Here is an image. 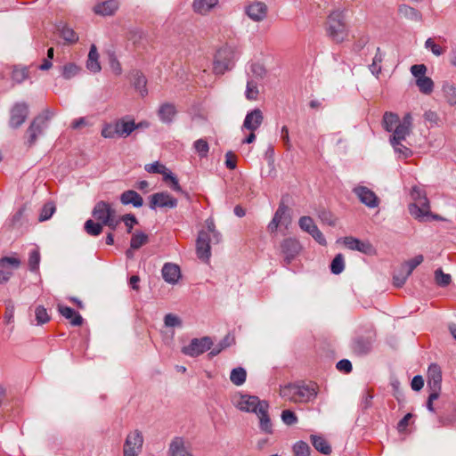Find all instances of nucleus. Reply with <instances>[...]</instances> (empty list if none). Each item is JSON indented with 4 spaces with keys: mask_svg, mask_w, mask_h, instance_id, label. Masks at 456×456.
<instances>
[{
    "mask_svg": "<svg viewBox=\"0 0 456 456\" xmlns=\"http://www.w3.org/2000/svg\"><path fill=\"white\" fill-rule=\"evenodd\" d=\"M412 127V117L411 113H406L402 119V123L396 127L395 134L390 136L389 142L395 151L403 158H408L412 151L408 147L402 144L406 137L411 134Z\"/></svg>",
    "mask_w": 456,
    "mask_h": 456,
    "instance_id": "1",
    "label": "nucleus"
},
{
    "mask_svg": "<svg viewBox=\"0 0 456 456\" xmlns=\"http://www.w3.org/2000/svg\"><path fill=\"white\" fill-rule=\"evenodd\" d=\"M327 34L336 43L343 42L347 37L344 11L336 10L330 13L327 20Z\"/></svg>",
    "mask_w": 456,
    "mask_h": 456,
    "instance_id": "2",
    "label": "nucleus"
},
{
    "mask_svg": "<svg viewBox=\"0 0 456 456\" xmlns=\"http://www.w3.org/2000/svg\"><path fill=\"white\" fill-rule=\"evenodd\" d=\"M411 197L413 202L409 205L410 214L416 219L422 221L424 217L430 215L429 200L423 189L413 186L411 191Z\"/></svg>",
    "mask_w": 456,
    "mask_h": 456,
    "instance_id": "3",
    "label": "nucleus"
},
{
    "mask_svg": "<svg viewBox=\"0 0 456 456\" xmlns=\"http://www.w3.org/2000/svg\"><path fill=\"white\" fill-rule=\"evenodd\" d=\"M238 58L235 49L230 45H224L217 50L214 62L213 70L217 75H223L232 69Z\"/></svg>",
    "mask_w": 456,
    "mask_h": 456,
    "instance_id": "4",
    "label": "nucleus"
},
{
    "mask_svg": "<svg viewBox=\"0 0 456 456\" xmlns=\"http://www.w3.org/2000/svg\"><path fill=\"white\" fill-rule=\"evenodd\" d=\"M213 345L209 337L192 338L188 346L182 348V353L191 357H196L209 350Z\"/></svg>",
    "mask_w": 456,
    "mask_h": 456,
    "instance_id": "5",
    "label": "nucleus"
},
{
    "mask_svg": "<svg viewBox=\"0 0 456 456\" xmlns=\"http://www.w3.org/2000/svg\"><path fill=\"white\" fill-rule=\"evenodd\" d=\"M142 444L143 437L139 430L129 433L124 444V456H137L142 451Z\"/></svg>",
    "mask_w": 456,
    "mask_h": 456,
    "instance_id": "6",
    "label": "nucleus"
},
{
    "mask_svg": "<svg viewBox=\"0 0 456 456\" xmlns=\"http://www.w3.org/2000/svg\"><path fill=\"white\" fill-rule=\"evenodd\" d=\"M178 200L167 191L157 192L150 197V208L156 210L160 208H175L177 207Z\"/></svg>",
    "mask_w": 456,
    "mask_h": 456,
    "instance_id": "7",
    "label": "nucleus"
},
{
    "mask_svg": "<svg viewBox=\"0 0 456 456\" xmlns=\"http://www.w3.org/2000/svg\"><path fill=\"white\" fill-rule=\"evenodd\" d=\"M302 246L298 240L295 238H287L281 243V250L284 256V262L289 265L296 256L300 253Z\"/></svg>",
    "mask_w": 456,
    "mask_h": 456,
    "instance_id": "8",
    "label": "nucleus"
},
{
    "mask_svg": "<svg viewBox=\"0 0 456 456\" xmlns=\"http://www.w3.org/2000/svg\"><path fill=\"white\" fill-rule=\"evenodd\" d=\"M317 386L314 383H296V403H310L317 396Z\"/></svg>",
    "mask_w": 456,
    "mask_h": 456,
    "instance_id": "9",
    "label": "nucleus"
},
{
    "mask_svg": "<svg viewBox=\"0 0 456 456\" xmlns=\"http://www.w3.org/2000/svg\"><path fill=\"white\" fill-rule=\"evenodd\" d=\"M245 13L251 20L261 22L267 17L268 7L263 2L253 1L245 6Z\"/></svg>",
    "mask_w": 456,
    "mask_h": 456,
    "instance_id": "10",
    "label": "nucleus"
},
{
    "mask_svg": "<svg viewBox=\"0 0 456 456\" xmlns=\"http://www.w3.org/2000/svg\"><path fill=\"white\" fill-rule=\"evenodd\" d=\"M353 192L362 204L370 208H377L379 204L376 193L366 186L358 185L353 189Z\"/></svg>",
    "mask_w": 456,
    "mask_h": 456,
    "instance_id": "11",
    "label": "nucleus"
},
{
    "mask_svg": "<svg viewBox=\"0 0 456 456\" xmlns=\"http://www.w3.org/2000/svg\"><path fill=\"white\" fill-rule=\"evenodd\" d=\"M267 403L266 401H261L257 396L242 395L237 401V407L246 412L257 413L258 409L262 408V404Z\"/></svg>",
    "mask_w": 456,
    "mask_h": 456,
    "instance_id": "12",
    "label": "nucleus"
},
{
    "mask_svg": "<svg viewBox=\"0 0 456 456\" xmlns=\"http://www.w3.org/2000/svg\"><path fill=\"white\" fill-rule=\"evenodd\" d=\"M264 121V115L260 109L256 108L246 114L242 124V129L255 132L257 130Z\"/></svg>",
    "mask_w": 456,
    "mask_h": 456,
    "instance_id": "13",
    "label": "nucleus"
},
{
    "mask_svg": "<svg viewBox=\"0 0 456 456\" xmlns=\"http://www.w3.org/2000/svg\"><path fill=\"white\" fill-rule=\"evenodd\" d=\"M209 243L210 237L208 233L207 232H200L196 241V250L198 257L204 262L208 261L211 256Z\"/></svg>",
    "mask_w": 456,
    "mask_h": 456,
    "instance_id": "14",
    "label": "nucleus"
},
{
    "mask_svg": "<svg viewBox=\"0 0 456 456\" xmlns=\"http://www.w3.org/2000/svg\"><path fill=\"white\" fill-rule=\"evenodd\" d=\"M28 114V107L24 102L16 103L11 110L10 126L17 128L26 120Z\"/></svg>",
    "mask_w": 456,
    "mask_h": 456,
    "instance_id": "15",
    "label": "nucleus"
},
{
    "mask_svg": "<svg viewBox=\"0 0 456 456\" xmlns=\"http://www.w3.org/2000/svg\"><path fill=\"white\" fill-rule=\"evenodd\" d=\"M167 456H192V453L184 439L181 436H175L169 444Z\"/></svg>",
    "mask_w": 456,
    "mask_h": 456,
    "instance_id": "16",
    "label": "nucleus"
},
{
    "mask_svg": "<svg viewBox=\"0 0 456 456\" xmlns=\"http://www.w3.org/2000/svg\"><path fill=\"white\" fill-rule=\"evenodd\" d=\"M115 213L116 211L111 205L104 200L97 202L92 210L93 217L102 224L108 221L109 217Z\"/></svg>",
    "mask_w": 456,
    "mask_h": 456,
    "instance_id": "17",
    "label": "nucleus"
},
{
    "mask_svg": "<svg viewBox=\"0 0 456 456\" xmlns=\"http://www.w3.org/2000/svg\"><path fill=\"white\" fill-rule=\"evenodd\" d=\"M343 242L351 250H356L366 255H371L374 252V248L369 241H362L348 236L343 239Z\"/></svg>",
    "mask_w": 456,
    "mask_h": 456,
    "instance_id": "18",
    "label": "nucleus"
},
{
    "mask_svg": "<svg viewBox=\"0 0 456 456\" xmlns=\"http://www.w3.org/2000/svg\"><path fill=\"white\" fill-rule=\"evenodd\" d=\"M119 8L118 0H106L95 4L93 8L94 12L100 16H112Z\"/></svg>",
    "mask_w": 456,
    "mask_h": 456,
    "instance_id": "19",
    "label": "nucleus"
},
{
    "mask_svg": "<svg viewBox=\"0 0 456 456\" xmlns=\"http://www.w3.org/2000/svg\"><path fill=\"white\" fill-rule=\"evenodd\" d=\"M161 273L165 281L170 284L177 283L181 276L179 266L172 263H166L162 267Z\"/></svg>",
    "mask_w": 456,
    "mask_h": 456,
    "instance_id": "20",
    "label": "nucleus"
},
{
    "mask_svg": "<svg viewBox=\"0 0 456 456\" xmlns=\"http://www.w3.org/2000/svg\"><path fill=\"white\" fill-rule=\"evenodd\" d=\"M397 11L398 14L405 20L415 22H422L423 20L422 13L419 10L409 4H399Z\"/></svg>",
    "mask_w": 456,
    "mask_h": 456,
    "instance_id": "21",
    "label": "nucleus"
},
{
    "mask_svg": "<svg viewBox=\"0 0 456 456\" xmlns=\"http://www.w3.org/2000/svg\"><path fill=\"white\" fill-rule=\"evenodd\" d=\"M262 405V408H259L256 413V416L259 419V428L263 432L272 434L273 424L268 414L269 404L268 403H264Z\"/></svg>",
    "mask_w": 456,
    "mask_h": 456,
    "instance_id": "22",
    "label": "nucleus"
},
{
    "mask_svg": "<svg viewBox=\"0 0 456 456\" xmlns=\"http://www.w3.org/2000/svg\"><path fill=\"white\" fill-rule=\"evenodd\" d=\"M134 89L144 97L148 94L147 79L140 70H133L130 74Z\"/></svg>",
    "mask_w": 456,
    "mask_h": 456,
    "instance_id": "23",
    "label": "nucleus"
},
{
    "mask_svg": "<svg viewBox=\"0 0 456 456\" xmlns=\"http://www.w3.org/2000/svg\"><path fill=\"white\" fill-rule=\"evenodd\" d=\"M120 202L123 205H132L134 208H140L143 204L142 196L134 190L125 191L120 195Z\"/></svg>",
    "mask_w": 456,
    "mask_h": 456,
    "instance_id": "24",
    "label": "nucleus"
},
{
    "mask_svg": "<svg viewBox=\"0 0 456 456\" xmlns=\"http://www.w3.org/2000/svg\"><path fill=\"white\" fill-rule=\"evenodd\" d=\"M402 123L399 116L396 113L391 111H386L383 115L382 126L383 128L389 132L395 134L396 127Z\"/></svg>",
    "mask_w": 456,
    "mask_h": 456,
    "instance_id": "25",
    "label": "nucleus"
},
{
    "mask_svg": "<svg viewBox=\"0 0 456 456\" xmlns=\"http://www.w3.org/2000/svg\"><path fill=\"white\" fill-rule=\"evenodd\" d=\"M40 118H34L30 126L27 130V134L28 135V145H32L36 142L37 137L41 135L44 130L46 128L44 124H41Z\"/></svg>",
    "mask_w": 456,
    "mask_h": 456,
    "instance_id": "26",
    "label": "nucleus"
},
{
    "mask_svg": "<svg viewBox=\"0 0 456 456\" xmlns=\"http://www.w3.org/2000/svg\"><path fill=\"white\" fill-rule=\"evenodd\" d=\"M176 114L175 106L169 102H165L159 106L158 110V115L159 119L163 123L169 124L173 121L175 116Z\"/></svg>",
    "mask_w": 456,
    "mask_h": 456,
    "instance_id": "27",
    "label": "nucleus"
},
{
    "mask_svg": "<svg viewBox=\"0 0 456 456\" xmlns=\"http://www.w3.org/2000/svg\"><path fill=\"white\" fill-rule=\"evenodd\" d=\"M442 372L437 364H431L428 370V387H441Z\"/></svg>",
    "mask_w": 456,
    "mask_h": 456,
    "instance_id": "28",
    "label": "nucleus"
},
{
    "mask_svg": "<svg viewBox=\"0 0 456 456\" xmlns=\"http://www.w3.org/2000/svg\"><path fill=\"white\" fill-rule=\"evenodd\" d=\"M59 313L65 317L66 319L70 321L71 325L73 326H80L83 323L82 316L76 312L73 308L66 305H59L58 306Z\"/></svg>",
    "mask_w": 456,
    "mask_h": 456,
    "instance_id": "29",
    "label": "nucleus"
},
{
    "mask_svg": "<svg viewBox=\"0 0 456 456\" xmlns=\"http://www.w3.org/2000/svg\"><path fill=\"white\" fill-rule=\"evenodd\" d=\"M259 81L250 77L248 73L247 85L245 90V97L248 101H256L259 95L258 89Z\"/></svg>",
    "mask_w": 456,
    "mask_h": 456,
    "instance_id": "30",
    "label": "nucleus"
},
{
    "mask_svg": "<svg viewBox=\"0 0 456 456\" xmlns=\"http://www.w3.org/2000/svg\"><path fill=\"white\" fill-rule=\"evenodd\" d=\"M59 70H60L61 76L65 80H69V79L78 76L82 71V68L74 62H68V63H65L64 65L61 66L59 68Z\"/></svg>",
    "mask_w": 456,
    "mask_h": 456,
    "instance_id": "31",
    "label": "nucleus"
},
{
    "mask_svg": "<svg viewBox=\"0 0 456 456\" xmlns=\"http://www.w3.org/2000/svg\"><path fill=\"white\" fill-rule=\"evenodd\" d=\"M287 212L288 207L284 204H281L267 226L270 232L273 233L277 231L279 224L282 223V218L286 216Z\"/></svg>",
    "mask_w": 456,
    "mask_h": 456,
    "instance_id": "32",
    "label": "nucleus"
},
{
    "mask_svg": "<svg viewBox=\"0 0 456 456\" xmlns=\"http://www.w3.org/2000/svg\"><path fill=\"white\" fill-rule=\"evenodd\" d=\"M218 4V0H193L192 7L195 12L205 15Z\"/></svg>",
    "mask_w": 456,
    "mask_h": 456,
    "instance_id": "33",
    "label": "nucleus"
},
{
    "mask_svg": "<svg viewBox=\"0 0 456 456\" xmlns=\"http://www.w3.org/2000/svg\"><path fill=\"white\" fill-rule=\"evenodd\" d=\"M115 124L117 126L118 137H127L132 134L133 131L138 128V126H136L134 120L126 121L121 119L117 121Z\"/></svg>",
    "mask_w": 456,
    "mask_h": 456,
    "instance_id": "34",
    "label": "nucleus"
},
{
    "mask_svg": "<svg viewBox=\"0 0 456 456\" xmlns=\"http://www.w3.org/2000/svg\"><path fill=\"white\" fill-rule=\"evenodd\" d=\"M98 59L99 53L97 52L96 46L92 45L88 53L86 68L93 73H98L102 69Z\"/></svg>",
    "mask_w": 456,
    "mask_h": 456,
    "instance_id": "35",
    "label": "nucleus"
},
{
    "mask_svg": "<svg viewBox=\"0 0 456 456\" xmlns=\"http://www.w3.org/2000/svg\"><path fill=\"white\" fill-rule=\"evenodd\" d=\"M25 212L26 207H20L8 220V226L13 229L20 228L27 221Z\"/></svg>",
    "mask_w": 456,
    "mask_h": 456,
    "instance_id": "36",
    "label": "nucleus"
},
{
    "mask_svg": "<svg viewBox=\"0 0 456 456\" xmlns=\"http://www.w3.org/2000/svg\"><path fill=\"white\" fill-rule=\"evenodd\" d=\"M311 442L313 446L322 454L329 455L331 452V447L329 443L321 436L312 435Z\"/></svg>",
    "mask_w": 456,
    "mask_h": 456,
    "instance_id": "37",
    "label": "nucleus"
},
{
    "mask_svg": "<svg viewBox=\"0 0 456 456\" xmlns=\"http://www.w3.org/2000/svg\"><path fill=\"white\" fill-rule=\"evenodd\" d=\"M58 30L61 37L68 43L74 44L78 40L77 33L69 28L67 24L61 23L58 26Z\"/></svg>",
    "mask_w": 456,
    "mask_h": 456,
    "instance_id": "38",
    "label": "nucleus"
},
{
    "mask_svg": "<svg viewBox=\"0 0 456 456\" xmlns=\"http://www.w3.org/2000/svg\"><path fill=\"white\" fill-rule=\"evenodd\" d=\"M411 274V273H410L402 264L393 275L394 285L398 288L402 287L404 285Z\"/></svg>",
    "mask_w": 456,
    "mask_h": 456,
    "instance_id": "39",
    "label": "nucleus"
},
{
    "mask_svg": "<svg viewBox=\"0 0 456 456\" xmlns=\"http://www.w3.org/2000/svg\"><path fill=\"white\" fill-rule=\"evenodd\" d=\"M247 378V371L242 367H236L232 370L230 374V380L236 386H241L245 383Z\"/></svg>",
    "mask_w": 456,
    "mask_h": 456,
    "instance_id": "40",
    "label": "nucleus"
},
{
    "mask_svg": "<svg viewBox=\"0 0 456 456\" xmlns=\"http://www.w3.org/2000/svg\"><path fill=\"white\" fill-rule=\"evenodd\" d=\"M234 343V337L227 334L209 353L210 356L219 354L224 349L231 346Z\"/></svg>",
    "mask_w": 456,
    "mask_h": 456,
    "instance_id": "41",
    "label": "nucleus"
},
{
    "mask_svg": "<svg viewBox=\"0 0 456 456\" xmlns=\"http://www.w3.org/2000/svg\"><path fill=\"white\" fill-rule=\"evenodd\" d=\"M383 59L384 53L381 52L380 48L378 47L376 50L375 56L372 60V63L369 66V69L376 77H378L379 74L381 72L380 63L383 61Z\"/></svg>",
    "mask_w": 456,
    "mask_h": 456,
    "instance_id": "42",
    "label": "nucleus"
},
{
    "mask_svg": "<svg viewBox=\"0 0 456 456\" xmlns=\"http://www.w3.org/2000/svg\"><path fill=\"white\" fill-rule=\"evenodd\" d=\"M353 349L354 352L358 355H364L370 351L371 345L369 341H366L362 338H358L354 340L353 344Z\"/></svg>",
    "mask_w": 456,
    "mask_h": 456,
    "instance_id": "43",
    "label": "nucleus"
},
{
    "mask_svg": "<svg viewBox=\"0 0 456 456\" xmlns=\"http://www.w3.org/2000/svg\"><path fill=\"white\" fill-rule=\"evenodd\" d=\"M280 395L286 400L296 403V383L281 387Z\"/></svg>",
    "mask_w": 456,
    "mask_h": 456,
    "instance_id": "44",
    "label": "nucleus"
},
{
    "mask_svg": "<svg viewBox=\"0 0 456 456\" xmlns=\"http://www.w3.org/2000/svg\"><path fill=\"white\" fill-rule=\"evenodd\" d=\"M148 242V235L143 232L136 231L133 233L130 247L132 248H140L142 245Z\"/></svg>",
    "mask_w": 456,
    "mask_h": 456,
    "instance_id": "45",
    "label": "nucleus"
},
{
    "mask_svg": "<svg viewBox=\"0 0 456 456\" xmlns=\"http://www.w3.org/2000/svg\"><path fill=\"white\" fill-rule=\"evenodd\" d=\"M102 223H95L94 221H93L92 219H88L86 223H85V231L86 232L87 234L91 235V236H98L102 233Z\"/></svg>",
    "mask_w": 456,
    "mask_h": 456,
    "instance_id": "46",
    "label": "nucleus"
},
{
    "mask_svg": "<svg viewBox=\"0 0 456 456\" xmlns=\"http://www.w3.org/2000/svg\"><path fill=\"white\" fill-rule=\"evenodd\" d=\"M193 149L200 158L203 159L208 156L209 145L205 139H198L193 142Z\"/></svg>",
    "mask_w": 456,
    "mask_h": 456,
    "instance_id": "47",
    "label": "nucleus"
},
{
    "mask_svg": "<svg viewBox=\"0 0 456 456\" xmlns=\"http://www.w3.org/2000/svg\"><path fill=\"white\" fill-rule=\"evenodd\" d=\"M416 84L419 86L420 92L423 94H430L433 91L434 83L428 77H424L419 79H416Z\"/></svg>",
    "mask_w": 456,
    "mask_h": 456,
    "instance_id": "48",
    "label": "nucleus"
},
{
    "mask_svg": "<svg viewBox=\"0 0 456 456\" xmlns=\"http://www.w3.org/2000/svg\"><path fill=\"white\" fill-rule=\"evenodd\" d=\"M298 224L301 230L309 234L313 232L314 229L317 228V225L314 224L313 218L306 216L299 218Z\"/></svg>",
    "mask_w": 456,
    "mask_h": 456,
    "instance_id": "49",
    "label": "nucleus"
},
{
    "mask_svg": "<svg viewBox=\"0 0 456 456\" xmlns=\"http://www.w3.org/2000/svg\"><path fill=\"white\" fill-rule=\"evenodd\" d=\"M40 253L37 248L30 250L28 255V266L31 272H36L39 268Z\"/></svg>",
    "mask_w": 456,
    "mask_h": 456,
    "instance_id": "50",
    "label": "nucleus"
},
{
    "mask_svg": "<svg viewBox=\"0 0 456 456\" xmlns=\"http://www.w3.org/2000/svg\"><path fill=\"white\" fill-rule=\"evenodd\" d=\"M345 268V262L342 254H338L330 264V271L333 274H339Z\"/></svg>",
    "mask_w": 456,
    "mask_h": 456,
    "instance_id": "51",
    "label": "nucleus"
},
{
    "mask_svg": "<svg viewBox=\"0 0 456 456\" xmlns=\"http://www.w3.org/2000/svg\"><path fill=\"white\" fill-rule=\"evenodd\" d=\"M310 451L309 445L304 441H298L293 445L295 456H309Z\"/></svg>",
    "mask_w": 456,
    "mask_h": 456,
    "instance_id": "52",
    "label": "nucleus"
},
{
    "mask_svg": "<svg viewBox=\"0 0 456 456\" xmlns=\"http://www.w3.org/2000/svg\"><path fill=\"white\" fill-rule=\"evenodd\" d=\"M55 212V206L53 202H48L45 204L41 209L40 215H39V221L44 222L52 217L53 213Z\"/></svg>",
    "mask_w": 456,
    "mask_h": 456,
    "instance_id": "53",
    "label": "nucleus"
},
{
    "mask_svg": "<svg viewBox=\"0 0 456 456\" xmlns=\"http://www.w3.org/2000/svg\"><path fill=\"white\" fill-rule=\"evenodd\" d=\"M435 280L437 285L446 287L451 283L452 277L450 274L444 273L442 269H437L435 272Z\"/></svg>",
    "mask_w": 456,
    "mask_h": 456,
    "instance_id": "54",
    "label": "nucleus"
},
{
    "mask_svg": "<svg viewBox=\"0 0 456 456\" xmlns=\"http://www.w3.org/2000/svg\"><path fill=\"white\" fill-rule=\"evenodd\" d=\"M250 77H254L257 81H260L264 78L265 75V69L260 63H252L250 65Z\"/></svg>",
    "mask_w": 456,
    "mask_h": 456,
    "instance_id": "55",
    "label": "nucleus"
},
{
    "mask_svg": "<svg viewBox=\"0 0 456 456\" xmlns=\"http://www.w3.org/2000/svg\"><path fill=\"white\" fill-rule=\"evenodd\" d=\"M28 77L26 68H15L12 72V80L14 84H20Z\"/></svg>",
    "mask_w": 456,
    "mask_h": 456,
    "instance_id": "56",
    "label": "nucleus"
},
{
    "mask_svg": "<svg viewBox=\"0 0 456 456\" xmlns=\"http://www.w3.org/2000/svg\"><path fill=\"white\" fill-rule=\"evenodd\" d=\"M281 420L288 426H292L297 423V416L290 410H284L281 412Z\"/></svg>",
    "mask_w": 456,
    "mask_h": 456,
    "instance_id": "57",
    "label": "nucleus"
},
{
    "mask_svg": "<svg viewBox=\"0 0 456 456\" xmlns=\"http://www.w3.org/2000/svg\"><path fill=\"white\" fill-rule=\"evenodd\" d=\"M35 314L37 324L46 323L50 320L46 309L42 305L36 308Z\"/></svg>",
    "mask_w": 456,
    "mask_h": 456,
    "instance_id": "58",
    "label": "nucleus"
},
{
    "mask_svg": "<svg viewBox=\"0 0 456 456\" xmlns=\"http://www.w3.org/2000/svg\"><path fill=\"white\" fill-rule=\"evenodd\" d=\"M167 167L161 163H159V161H156V162H153V163H150V164H146L144 166V170L150 174H162L165 172V168Z\"/></svg>",
    "mask_w": 456,
    "mask_h": 456,
    "instance_id": "59",
    "label": "nucleus"
},
{
    "mask_svg": "<svg viewBox=\"0 0 456 456\" xmlns=\"http://www.w3.org/2000/svg\"><path fill=\"white\" fill-rule=\"evenodd\" d=\"M425 48L431 51L432 53L436 56H441L444 53V50L442 47L436 44L435 41L429 37L425 42Z\"/></svg>",
    "mask_w": 456,
    "mask_h": 456,
    "instance_id": "60",
    "label": "nucleus"
},
{
    "mask_svg": "<svg viewBox=\"0 0 456 456\" xmlns=\"http://www.w3.org/2000/svg\"><path fill=\"white\" fill-rule=\"evenodd\" d=\"M423 256L418 255L414 256L413 258L410 259L407 262H404L403 265L410 272L412 273L413 270L419 265L423 262Z\"/></svg>",
    "mask_w": 456,
    "mask_h": 456,
    "instance_id": "61",
    "label": "nucleus"
},
{
    "mask_svg": "<svg viewBox=\"0 0 456 456\" xmlns=\"http://www.w3.org/2000/svg\"><path fill=\"white\" fill-rule=\"evenodd\" d=\"M164 324L166 327H179L182 325V322L178 316L167 314L164 317Z\"/></svg>",
    "mask_w": 456,
    "mask_h": 456,
    "instance_id": "62",
    "label": "nucleus"
},
{
    "mask_svg": "<svg viewBox=\"0 0 456 456\" xmlns=\"http://www.w3.org/2000/svg\"><path fill=\"white\" fill-rule=\"evenodd\" d=\"M102 135L104 138H108V139L114 138L116 135L118 136V130H117L116 124L115 125L106 124L103 126V128L102 129Z\"/></svg>",
    "mask_w": 456,
    "mask_h": 456,
    "instance_id": "63",
    "label": "nucleus"
},
{
    "mask_svg": "<svg viewBox=\"0 0 456 456\" xmlns=\"http://www.w3.org/2000/svg\"><path fill=\"white\" fill-rule=\"evenodd\" d=\"M427 71V67L424 64H415L411 67V74L417 78H422Z\"/></svg>",
    "mask_w": 456,
    "mask_h": 456,
    "instance_id": "64",
    "label": "nucleus"
}]
</instances>
